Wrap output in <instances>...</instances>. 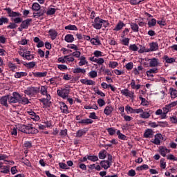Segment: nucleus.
<instances>
[{"label": "nucleus", "instance_id": "nucleus-1", "mask_svg": "<svg viewBox=\"0 0 177 177\" xmlns=\"http://www.w3.org/2000/svg\"><path fill=\"white\" fill-rule=\"evenodd\" d=\"M3 10H5L7 15H8V17L11 18V21H14V23H10V24L7 26V28L9 30H14V28H17V24L21 23L23 20V19L21 18V14L20 12L12 10V8H6L3 9Z\"/></svg>", "mask_w": 177, "mask_h": 177}, {"label": "nucleus", "instance_id": "nucleus-2", "mask_svg": "<svg viewBox=\"0 0 177 177\" xmlns=\"http://www.w3.org/2000/svg\"><path fill=\"white\" fill-rule=\"evenodd\" d=\"M17 129L24 133H32V135H35V133H38L39 132L38 129L32 127V124H18Z\"/></svg>", "mask_w": 177, "mask_h": 177}, {"label": "nucleus", "instance_id": "nucleus-3", "mask_svg": "<svg viewBox=\"0 0 177 177\" xmlns=\"http://www.w3.org/2000/svg\"><path fill=\"white\" fill-rule=\"evenodd\" d=\"M104 25V27H109L110 24L107 21L102 19L100 17H97L95 18L94 21L93 22L92 26L95 30H100L102 26Z\"/></svg>", "mask_w": 177, "mask_h": 177}, {"label": "nucleus", "instance_id": "nucleus-4", "mask_svg": "<svg viewBox=\"0 0 177 177\" xmlns=\"http://www.w3.org/2000/svg\"><path fill=\"white\" fill-rule=\"evenodd\" d=\"M100 164L104 169H109L111 167V164H113V156L109 154L108 160H102Z\"/></svg>", "mask_w": 177, "mask_h": 177}, {"label": "nucleus", "instance_id": "nucleus-5", "mask_svg": "<svg viewBox=\"0 0 177 177\" xmlns=\"http://www.w3.org/2000/svg\"><path fill=\"white\" fill-rule=\"evenodd\" d=\"M24 93L28 96H34L37 93H39V87H28L25 91Z\"/></svg>", "mask_w": 177, "mask_h": 177}, {"label": "nucleus", "instance_id": "nucleus-6", "mask_svg": "<svg viewBox=\"0 0 177 177\" xmlns=\"http://www.w3.org/2000/svg\"><path fill=\"white\" fill-rule=\"evenodd\" d=\"M20 99V94L17 92H13L12 95H8V103H19Z\"/></svg>", "mask_w": 177, "mask_h": 177}, {"label": "nucleus", "instance_id": "nucleus-7", "mask_svg": "<svg viewBox=\"0 0 177 177\" xmlns=\"http://www.w3.org/2000/svg\"><path fill=\"white\" fill-rule=\"evenodd\" d=\"M19 54L21 57H24L26 60H32L34 59V55L30 51L20 50L19 51Z\"/></svg>", "mask_w": 177, "mask_h": 177}, {"label": "nucleus", "instance_id": "nucleus-8", "mask_svg": "<svg viewBox=\"0 0 177 177\" xmlns=\"http://www.w3.org/2000/svg\"><path fill=\"white\" fill-rule=\"evenodd\" d=\"M57 93L58 96H60V97H62L63 99H66V97H68V94L70 93V90L67 88L57 90Z\"/></svg>", "mask_w": 177, "mask_h": 177}, {"label": "nucleus", "instance_id": "nucleus-9", "mask_svg": "<svg viewBox=\"0 0 177 177\" xmlns=\"http://www.w3.org/2000/svg\"><path fill=\"white\" fill-rule=\"evenodd\" d=\"M46 13V10L45 8H40L39 10L33 12V17L38 19L44 16Z\"/></svg>", "mask_w": 177, "mask_h": 177}, {"label": "nucleus", "instance_id": "nucleus-10", "mask_svg": "<svg viewBox=\"0 0 177 177\" xmlns=\"http://www.w3.org/2000/svg\"><path fill=\"white\" fill-rule=\"evenodd\" d=\"M156 50H158V43L152 42L149 44V49L145 50V52H156Z\"/></svg>", "mask_w": 177, "mask_h": 177}, {"label": "nucleus", "instance_id": "nucleus-11", "mask_svg": "<svg viewBox=\"0 0 177 177\" xmlns=\"http://www.w3.org/2000/svg\"><path fill=\"white\" fill-rule=\"evenodd\" d=\"M31 21H32V19H27L24 21H21V24L20 25L21 28L22 29H27L28 28L29 26H30V23H31Z\"/></svg>", "mask_w": 177, "mask_h": 177}, {"label": "nucleus", "instance_id": "nucleus-12", "mask_svg": "<svg viewBox=\"0 0 177 177\" xmlns=\"http://www.w3.org/2000/svg\"><path fill=\"white\" fill-rule=\"evenodd\" d=\"M160 65V62H158V59L152 58L149 59V67H158Z\"/></svg>", "mask_w": 177, "mask_h": 177}, {"label": "nucleus", "instance_id": "nucleus-13", "mask_svg": "<svg viewBox=\"0 0 177 177\" xmlns=\"http://www.w3.org/2000/svg\"><path fill=\"white\" fill-rule=\"evenodd\" d=\"M8 100L9 102V95L3 96L0 99V102L2 106H5V107H8Z\"/></svg>", "mask_w": 177, "mask_h": 177}, {"label": "nucleus", "instance_id": "nucleus-14", "mask_svg": "<svg viewBox=\"0 0 177 177\" xmlns=\"http://www.w3.org/2000/svg\"><path fill=\"white\" fill-rule=\"evenodd\" d=\"M32 74L36 77V78H42V77H46V75H48V72H33Z\"/></svg>", "mask_w": 177, "mask_h": 177}, {"label": "nucleus", "instance_id": "nucleus-15", "mask_svg": "<svg viewBox=\"0 0 177 177\" xmlns=\"http://www.w3.org/2000/svg\"><path fill=\"white\" fill-rule=\"evenodd\" d=\"M126 24L122 21H119L116 26L114 28L113 31H120L122 30V27H125Z\"/></svg>", "mask_w": 177, "mask_h": 177}, {"label": "nucleus", "instance_id": "nucleus-16", "mask_svg": "<svg viewBox=\"0 0 177 177\" xmlns=\"http://www.w3.org/2000/svg\"><path fill=\"white\" fill-rule=\"evenodd\" d=\"M160 139H162V135L161 133L156 134L155 136L154 140L152 141V143H153L154 145H160Z\"/></svg>", "mask_w": 177, "mask_h": 177}, {"label": "nucleus", "instance_id": "nucleus-17", "mask_svg": "<svg viewBox=\"0 0 177 177\" xmlns=\"http://www.w3.org/2000/svg\"><path fill=\"white\" fill-rule=\"evenodd\" d=\"M121 93L124 96H129V97H133V93H130L128 88L121 90Z\"/></svg>", "mask_w": 177, "mask_h": 177}, {"label": "nucleus", "instance_id": "nucleus-18", "mask_svg": "<svg viewBox=\"0 0 177 177\" xmlns=\"http://www.w3.org/2000/svg\"><path fill=\"white\" fill-rule=\"evenodd\" d=\"M60 110H61L62 113H64V114H68V113H70L68 111V107L66 105V104L64 102H63L61 104Z\"/></svg>", "mask_w": 177, "mask_h": 177}, {"label": "nucleus", "instance_id": "nucleus-19", "mask_svg": "<svg viewBox=\"0 0 177 177\" xmlns=\"http://www.w3.org/2000/svg\"><path fill=\"white\" fill-rule=\"evenodd\" d=\"M140 71H143V66L140 65L133 71L134 75H140Z\"/></svg>", "mask_w": 177, "mask_h": 177}, {"label": "nucleus", "instance_id": "nucleus-20", "mask_svg": "<svg viewBox=\"0 0 177 177\" xmlns=\"http://www.w3.org/2000/svg\"><path fill=\"white\" fill-rule=\"evenodd\" d=\"M144 138H146L147 139L149 138H153V130L150 129L145 130L144 133Z\"/></svg>", "mask_w": 177, "mask_h": 177}, {"label": "nucleus", "instance_id": "nucleus-21", "mask_svg": "<svg viewBox=\"0 0 177 177\" xmlns=\"http://www.w3.org/2000/svg\"><path fill=\"white\" fill-rule=\"evenodd\" d=\"M79 124H84V125H89L91 124H93V120L92 119L86 118L83 119L79 121Z\"/></svg>", "mask_w": 177, "mask_h": 177}, {"label": "nucleus", "instance_id": "nucleus-22", "mask_svg": "<svg viewBox=\"0 0 177 177\" xmlns=\"http://www.w3.org/2000/svg\"><path fill=\"white\" fill-rule=\"evenodd\" d=\"M113 106H106L104 110V113L106 115H110V114H111V113H113Z\"/></svg>", "mask_w": 177, "mask_h": 177}, {"label": "nucleus", "instance_id": "nucleus-23", "mask_svg": "<svg viewBox=\"0 0 177 177\" xmlns=\"http://www.w3.org/2000/svg\"><path fill=\"white\" fill-rule=\"evenodd\" d=\"M28 103H30L28 98L23 97L20 95V99L19 101V104H28Z\"/></svg>", "mask_w": 177, "mask_h": 177}, {"label": "nucleus", "instance_id": "nucleus-24", "mask_svg": "<svg viewBox=\"0 0 177 177\" xmlns=\"http://www.w3.org/2000/svg\"><path fill=\"white\" fill-rule=\"evenodd\" d=\"M28 114L31 116V119L33 121H39V116L35 113L34 111H29Z\"/></svg>", "mask_w": 177, "mask_h": 177}, {"label": "nucleus", "instance_id": "nucleus-25", "mask_svg": "<svg viewBox=\"0 0 177 177\" xmlns=\"http://www.w3.org/2000/svg\"><path fill=\"white\" fill-rule=\"evenodd\" d=\"M130 27L133 32H139V26L138 24L132 22L130 24Z\"/></svg>", "mask_w": 177, "mask_h": 177}, {"label": "nucleus", "instance_id": "nucleus-26", "mask_svg": "<svg viewBox=\"0 0 177 177\" xmlns=\"http://www.w3.org/2000/svg\"><path fill=\"white\" fill-rule=\"evenodd\" d=\"M50 37H51V39L53 41L54 39H56V37H57V32L53 29H50L48 31Z\"/></svg>", "mask_w": 177, "mask_h": 177}, {"label": "nucleus", "instance_id": "nucleus-27", "mask_svg": "<svg viewBox=\"0 0 177 177\" xmlns=\"http://www.w3.org/2000/svg\"><path fill=\"white\" fill-rule=\"evenodd\" d=\"M162 59L163 60H165L166 63H169V64L175 63L176 62L175 58H172V57L169 58V57H168L167 55L163 56Z\"/></svg>", "mask_w": 177, "mask_h": 177}, {"label": "nucleus", "instance_id": "nucleus-28", "mask_svg": "<svg viewBox=\"0 0 177 177\" xmlns=\"http://www.w3.org/2000/svg\"><path fill=\"white\" fill-rule=\"evenodd\" d=\"M85 73H86V71L84 68H76L73 69L74 74H85Z\"/></svg>", "mask_w": 177, "mask_h": 177}, {"label": "nucleus", "instance_id": "nucleus-29", "mask_svg": "<svg viewBox=\"0 0 177 177\" xmlns=\"http://www.w3.org/2000/svg\"><path fill=\"white\" fill-rule=\"evenodd\" d=\"M65 30H69L71 31H78V28L75 25H68L65 26Z\"/></svg>", "mask_w": 177, "mask_h": 177}, {"label": "nucleus", "instance_id": "nucleus-30", "mask_svg": "<svg viewBox=\"0 0 177 177\" xmlns=\"http://www.w3.org/2000/svg\"><path fill=\"white\" fill-rule=\"evenodd\" d=\"M160 153L162 157H166L167 153H169V149L165 147H162L160 149Z\"/></svg>", "mask_w": 177, "mask_h": 177}, {"label": "nucleus", "instance_id": "nucleus-31", "mask_svg": "<svg viewBox=\"0 0 177 177\" xmlns=\"http://www.w3.org/2000/svg\"><path fill=\"white\" fill-rule=\"evenodd\" d=\"M79 66H85V64H88V62L86 61V57L84 56H81L80 58Z\"/></svg>", "mask_w": 177, "mask_h": 177}, {"label": "nucleus", "instance_id": "nucleus-32", "mask_svg": "<svg viewBox=\"0 0 177 177\" xmlns=\"http://www.w3.org/2000/svg\"><path fill=\"white\" fill-rule=\"evenodd\" d=\"M66 42L71 43L74 41V36L73 35L68 34L65 36Z\"/></svg>", "mask_w": 177, "mask_h": 177}, {"label": "nucleus", "instance_id": "nucleus-33", "mask_svg": "<svg viewBox=\"0 0 177 177\" xmlns=\"http://www.w3.org/2000/svg\"><path fill=\"white\" fill-rule=\"evenodd\" d=\"M24 66L27 67V68H34V67H35V62H31L29 63L24 62Z\"/></svg>", "mask_w": 177, "mask_h": 177}, {"label": "nucleus", "instance_id": "nucleus-34", "mask_svg": "<svg viewBox=\"0 0 177 177\" xmlns=\"http://www.w3.org/2000/svg\"><path fill=\"white\" fill-rule=\"evenodd\" d=\"M150 112H147V111H143L142 112L141 114H140V117L141 118H144V119H147V118H150Z\"/></svg>", "mask_w": 177, "mask_h": 177}, {"label": "nucleus", "instance_id": "nucleus-35", "mask_svg": "<svg viewBox=\"0 0 177 177\" xmlns=\"http://www.w3.org/2000/svg\"><path fill=\"white\" fill-rule=\"evenodd\" d=\"M15 77L16 78H21V77H27L26 72H17L15 74Z\"/></svg>", "mask_w": 177, "mask_h": 177}, {"label": "nucleus", "instance_id": "nucleus-36", "mask_svg": "<svg viewBox=\"0 0 177 177\" xmlns=\"http://www.w3.org/2000/svg\"><path fill=\"white\" fill-rule=\"evenodd\" d=\"M86 133V131L84 129H80L76 133V138H82L84 135Z\"/></svg>", "mask_w": 177, "mask_h": 177}, {"label": "nucleus", "instance_id": "nucleus-37", "mask_svg": "<svg viewBox=\"0 0 177 177\" xmlns=\"http://www.w3.org/2000/svg\"><path fill=\"white\" fill-rule=\"evenodd\" d=\"M106 153H107V151H106V150H102V151H100L98 153V157H99L100 160H104V158H106Z\"/></svg>", "mask_w": 177, "mask_h": 177}, {"label": "nucleus", "instance_id": "nucleus-38", "mask_svg": "<svg viewBox=\"0 0 177 177\" xmlns=\"http://www.w3.org/2000/svg\"><path fill=\"white\" fill-rule=\"evenodd\" d=\"M39 92L41 95H46L48 93V88L46 86H41V88L39 87Z\"/></svg>", "mask_w": 177, "mask_h": 177}, {"label": "nucleus", "instance_id": "nucleus-39", "mask_svg": "<svg viewBox=\"0 0 177 177\" xmlns=\"http://www.w3.org/2000/svg\"><path fill=\"white\" fill-rule=\"evenodd\" d=\"M125 111L128 114H135V109L131 107L129 105L125 106Z\"/></svg>", "mask_w": 177, "mask_h": 177}, {"label": "nucleus", "instance_id": "nucleus-40", "mask_svg": "<svg viewBox=\"0 0 177 177\" xmlns=\"http://www.w3.org/2000/svg\"><path fill=\"white\" fill-rule=\"evenodd\" d=\"M9 23V19L5 17H1L0 18V26H3V24H8Z\"/></svg>", "mask_w": 177, "mask_h": 177}, {"label": "nucleus", "instance_id": "nucleus-41", "mask_svg": "<svg viewBox=\"0 0 177 177\" xmlns=\"http://www.w3.org/2000/svg\"><path fill=\"white\" fill-rule=\"evenodd\" d=\"M170 94L171 99L177 97V90L175 88H170Z\"/></svg>", "mask_w": 177, "mask_h": 177}, {"label": "nucleus", "instance_id": "nucleus-42", "mask_svg": "<svg viewBox=\"0 0 177 177\" xmlns=\"http://www.w3.org/2000/svg\"><path fill=\"white\" fill-rule=\"evenodd\" d=\"M130 85H131L132 89H136V90L140 89V84L136 85L135 83V80H131Z\"/></svg>", "mask_w": 177, "mask_h": 177}, {"label": "nucleus", "instance_id": "nucleus-43", "mask_svg": "<svg viewBox=\"0 0 177 177\" xmlns=\"http://www.w3.org/2000/svg\"><path fill=\"white\" fill-rule=\"evenodd\" d=\"M41 9V6L38 3H34L32 6V10L35 12Z\"/></svg>", "mask_w": 177, "mask_h": 177}, {"label": "nucleus", "instance_id": "nucleus-44", "mask_svg": "<svg viewBox=\"0 0 177 177\" xmlns=\"http://www.w3.org/2000/svg\"><path fill=\"white\" fill-rule=\"evenodd\" d=\"M156 24H157V20H156V19L154 18L151 19V20L148 21V26L149 28L154 27Z\"/></svg>", "mask_w": 177, "mask_h": 177}, {"label": "nucleus", "instance_id": "nucleus-45", "mask_svg": "<svg viewBox=\"0 0 177 177\" xmlns=\"http://www.w3.org/2000/svg\"><path fill=\"white\" fill-rule=\"evenodd\" d=\"M8 66V68H10L11 71L15 72L16 71V70H17V66L12 62H9Z\"/></svg>", "mask_w": 177, "mask_h": 177}, {"label": "nucleus", "instance_id": "nucleus-46", "mask_svg": "<svg viewBox=\"0 0 177 177\" xmlns=\"http://www.w3.org/2000/svg\"><path fill=\"white\" fill-rule=\"evenodd\" d=\"M87 160H89L90 161H93V162H95L96 161H99V158H97V156H88L87 157Z\"/></svg>", "mask_w": 177, "mask_h": 177}, {"label": "nucleus", "instance_id": "nucleus-47", "mask_svg": "<svg viewBox=\"0 0 177 177\" xmlns=\"http://www.w3.org/2000/svg\"><path fill=\"white\" fill-rule=\"evenodd\" d=\"M145 0H129V2L131 5L135 6V5H139L140 2H143Z\"/></svg>", "mask_w": 177, "mask_h": 177}, {"label": "nucleus", "instance_id": "nucleus-48", "mask_svg": "<svg viewBox=\"0 0 177 177\" xmlns=\"http://www.w3.org/2000/svg\"><path fill=\"white\" fill-rule=\"evenodd\" d=\"M64 59L66 60V63H70V62H74L75 60L74 57H71L70 55L64 56Z\"/></svg>", "mask_w": 177, "mask_h": 177}, {"label": "nucleus", "instance_id": "nucleus-49", "mask_svg": "<svg viewBox=\"0 0 177 177\" xmlns=\"http://www.w3.org/2000/svg\"><path fill=\"white\" fill-rule=\"evenodd\" d=\"M129 50H132L133 52H138V46L136 44H131L129 47Z\"/></svg>", "mask_w": 177, "mask_h": 177}, {"label": "nucleus", "instance_id": "nucleus-50", "mask_svg": "<svg viewBox=\"0 0 177 177\" xmlns=\"http://www.w3.org/2000/svg\"><path fill=\"white\" fill-rule=\"evenodd\" d=\"M88 75L91 78H96L97 77V72L96 71H91L88 73Z\"/></svg>", "mask_w": 177, "mask_h": 177}, {"label": "nucleus", "instance_id": "nucleus-51", "mask_svg": "<svg viewBox=\"0 0 177 177\" xmlns=\"http://www.w3.org/2000/svg\"><path fill=\"white\" fill-rule=\"evenodd\" d=\"M46 12L48 16H52V15H55V13H56V9L50 8L47 12L46 11Z\"/></svg>", "mask_w": 177, "mask_h": 177}, {"label": "nucleus", "instance_id": "nucleus-52", "mask_svg": "<svg viewBox=\"0 0 177 177\" xmlns=\"http://www.w3.org/2000/svg\"><path fill=\"white\" fill-rule=\"evenodd\" d=\"M90 42H91V44H93V45H100V40L97 39H95L93 38L90 40Z\"/></svg>", "mask_w": 177, "mask_h": 177}, {"label": "nucleus", "instance_id": "nucleus-53", "mask_svg": "<svg viewBox=\"0 0 177 177\" xmlns=\"http://www.w3.org/2000/svg\"><path fill=\"white\" fill-rule=\"evenodd\" d=\"M106 131L111 136H113V135H115V129H114V128L113 127L108 128Z\"/></svg>", "mask_w": 177, "mask_h": 177}, {"label": "nucleus", "instance_id": "nucleus-54", "mask_svg": "<svg viewBox=\"0 0 177 177\" xmlns=\"http://www.w3.org/2000/svg\"><path fill=\"white\" fill-rule=\"evenodd\" d=\"M2 171H1V174H9L10 172V170L9 169V166H3Z\"/></svg>", "mask_w": 177, "mask_h": 177}, {"label": "nucleus", "instance_id": "nucleus-55", "mask_svg": "<svg viewBox=\"0 0 177 177\" xmlns=\"http://www.w3.org/2000/svg\"><path fill=\"white\" fill-rule=\"evenodd\" d=\"M143 169H149V165H143L137 167V171H143Z\"/></svg>", "mask_w": 177, "mask_h": 177}, {"label": "nucleus", "instance_id": "nucleus-56", "mask_svg": "<svg viewBox=\"0 0 177 177\" xmlns=\"http://www.w3.org/2000/svg\"><path fill=\"white\" fill-rule=\"evenodd\" d=\"M71 56H73V57H77V58L80 57V56H81V52H80V51H78V50H76V51L73 52V53L71 55Z\"/></svg>", "mask_w": 177, "mask_h": 177}, {"label": "nucleus", "instance_id": "nucleus-57", "mask_svg": "<svg viewBox=\"0 0 177 177\" xmlns=\"http://www.w3.org/2000/svg\"><path fill=\"white\" fill-rule=\"evenodd\" d=\"M59 136H61V138H64L67 136V129H65L64 130H61V131L59 132Z\"/></svg>", "mask_w": 177, "mask_h": 177}, {"label": "nucleus", "instance_id": "nucleus-58", "mask_svg": "<svg viewBox=\"0 0 177 177\" xmlns=\"http://www.w3.org/2000/svg\"><path fill=\"white\" fill-rule=\"evenodd\" d=\"M97 104H99L100 107H103V106L106 104V102H104L103 99L100 98L97 100Z\"/></svg>", "mask_w": 177, "mask_h": 177}, {"label": "nucleus", "instance_id": "nucleus-59", "mask_svg": "<svg viewBox=\"0 0 177 177\" xmlns=\"http://www.w3.org/2000/svg\"><path fill=\"white\" fill-rule=\"evenodd\" d=\"M118 66V62H109V67L111 68H115Z\"/></svg>", "mask_w": 177, "mask_h": 177}, {"label": "nucleus", "instance_id": "nucleus-60", "mask_svg": "<svg viewBox=\"0 0 177 177\" xmlns=\"http://www.w3.org/2000/svg\"><path fill=\"white\" fill-rule=\"evenodd\" d=\"M171 109H172L169 104L165 105V106L162 109L163 111H165V113H169V111H171Z\"/></svg>", "mask_w": 177, "mask_h": 177}, {"label": "nucleus", "instance_id": "nucleus-61", "mask_svg": "<svg viewBox=\"0 0 177 177\" xmlns=\"http://www.w3.org/2000/svg\"><path fill=\"white\" fill-rule=\"evenodd\" d=\"M89 118H91V120H97V116L96 115V113L92 112L89 114Z\"/></svg>", "mask_w": 177, "mask_h": 177}, {"label": "nucleus", "instance_id": "nucleus-62", "mask_svg": "<svg viewBox=\"0 0 177 177\" xmlns=\"http://www.w3.org/2000/svg\"><path fill=\"white\" fill-rule=\"evenodd\" d=\"M126 68L127 70H132V68H133V63L129 62L128 64H127Z\"/></svg>", "mask_w": 177, "mask_h": 177}, {"label": "nucleus", "instance_id": "nucleus-63", "mask_svg": "<svg viewBox=\"0 0 177 177\" xmlns=\"http://www.w3.org/2000/svg\"><path fill=\"white\" fill-rule=\"evenodd\" d=\"M57 68H59V70H61V71L67 70V66L64 64H59L57 65Z\"/></svg>", "mask_w": 177, "mask_h": 177}, {"label": "nucleus", "instance_id": "nucleus-64", "mask_svg": "<svg viewBox=\"0 0 177 177\" xmlns=\"http://www.w3.org/2000/svg\"><path fill=\"white\" fill-rule=\"evenodd\" d=\"M102 52L101 51H99V50H95L94 53H93V55L94 56H95V57H100L102 56Z\"/></svg>", "mask_w": 177, "mask_h": 177}]
</instances>
